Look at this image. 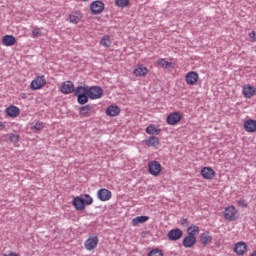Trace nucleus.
<instances>
[{
  "label": "nucleus",
  "instance_id": "nucleus-1",
  "mask_svg": "<svg viewBox=\"0 0 256 256\" xmlns=\"http://www.w3.org/2000/svg\"><path fill=\"white\" fill-rule=\"evenodd\" d=\"M87 96L92 100L101 99V97H103V88L100 86L88 87Z\"/></svg>",
  "mask_w": 256,
  "mask_h": 256
},
{
  "label": "nucleus",
  "instance_id": "nucleus-2",
  "mask_svg": "<svg viewBox=\"0 0 256 256\" xmlns=\"http://www.w3.org/2000/svg\"><path fill=\"white\" fill-rule=\"evenodd\" d=\"M161 163H159V161H150L148 163V172L150 173V175H153V177H158V175L161 173Z\"/></svg>",
  "mask_w": 256,
  "mask_h": 256
},
{
  "label": "nucleus",
  "instance_id": "nucleus-3",
  "mask_svg": "<svg viewBox=\"0 0 256 256\" xmlns=\"http://www.w3.org/2000/svg\"><path fill=\"white\" fill-rule=\"evenodd\" d=\"M224 219L227 221H236L237 219V208L235 206H229L224 210Z\"/></svg>",
  "mask_w": 256,
  "mask_h": 256
},
{
  "label": "nucleus",
  "instance_id": "nucleus-4",
  "mask_svg": "<svg viewBox=\"0 0 256 256\" xmlns=\"http://www.w3.org/2000/svg\"><path fill=\"white\" fill-rule=\"evenodd\" d=\"M84 245L87 251H93V249H97V245H99V237L97 236L89 237L85 241Z\"/></svg>",
  "mask_w": 256,
  "mask_h": 256
},
{
  "label": "nucleus",
  "instance_id": "nucleus-5",
  "mask_svg": "<svg viewBox=\"0 0 256 256\" xmlns=\"http://www.w3.org/2000/svg\"><path fill=\"white\" fill-rule=\"evenodd\" d=\"M90 9L94 15H99V13H103V9H105V4L102 1L96 0L91 3Z\"/></svg>",
  "mask_w": 256,
  "mask_h": 256
},
{
  "label": "nucleus",
  "instance_id": "nucleus-6",
  "mask_svg": "<svg viewBox=\"0 0 256 256\" xmlns=\"http://www.w3.org/2000/svg\"><path fill=\"white\" fill-rule=\"evenodd\" d=\"M169 241H179L183 237V231L179 228L170 230L167 234Z\"/></svg>",
  "mask_w": 256,
  "mask_h": 256
},
{
  "label": "nucleus",
  "instance_id": "nucleus-7",
  "mask_svg": "<svg viewBox=\"0 0 256 256\" xmlns=\"http://www.w3.org/2000/svg\"><path fill=\"white\" fill-rule=\"evenodd\" d=\"M72 205L76 211H85V198L81 196L75 197L72 201Z\"/></svg>",
  "mask_w": 256,
  "mask_h": 256
},
{
  "label": "nucleus",
  "instance_id": "nucleus-8",
  "mask_svg": "<svg viewBox=\"0 0 256 256\" xmlns=\"http://www.w3.org/2000/svg\"><path fill=\"white\" fill-rule=\"evenodd\" d=\"M46 83L45 76H38L31 82L30 87L31 89H41V87H45Z\"/></svg>",
  "mask_w": 256,
  "mask_h": 256
},
{
  "label": "nucleus",
  "instance_id": "nucleus-9",
  "mask_svg": "<svg viewBox=\"0 0 256 256\" xmlns=\"http://www.w3.org/2000/svg\"><path fill=\"white\" fill-rule=\"evenodd\" d=\"M97 197L100 201H109L112 197V193L108 189L102 188L98 190Z\"/></svg>",
  "mask_w": 256,
  "mask_h": 256
},
{
  "label": "nucleus",
  "instance_id": "nucleus-10",
  "mask_svg": "<svg viewBox=\"0 0 256 256\" xmlns=\"http://www.w3.org/2000/svg\"><path fill=\"white\" fill-rule=\"evenodd\" d=\"M197 81H199V74L197 72L191 71L186 74L187 85H195Z\"/></svg>",
  "mask_w": 256,
  "mask_h": 256
},
{
  "label": "nucleus",
  "instance_id": "nucleus-11",
  "mask_svg": "<svg viewBox=\"0 0 256 256\" xmlns=\"http://www.w3.org/2000/svg\"><path fill=\"white\" fill-rule=\"evenodd\" d=\"M244 129L247 133H256V120L248 119L244 122Z\"/></svg>",
  "mask_w": 256,
  "mask_h": 256
},
{
  "label": "nucleus",
  "instance_id": "nucleus-12",
  "mask_svg": "<svg viewBox=\"0 0 256 256\" xmlns=\"http://www.w3.org/2000/svg\"><path fill=\"white\" fill-rule=\"evenodd\" d=\"M61 91L64 95H69V93L75 91V85L71 81H65L61 86Z\"/></svg>",
  "mask_w": 256,
  "mask_h": 256
},
{
  "label": "nucleus",
  "instance_id": "nucleus-13",
  "mask_svg": "<svg viewBox=\"0 0 256 256\" xmlns=\"http://www.w3.org/2000/svg\"><path fill=\"white\" fill-rule=\"evenodd\" d=\"M201 175H202L203 179H207V180L211 181V179H213V177H215L216 173H215V170H213V168L204 167L201 170Z\"/></svg>",
  "mask_w": 256,
  "mask_h": 256
},
{
  "label": "nucleus",
  "instance_id": "nucleus-14",
  "mask_svg": "<svg viewBox=\"0 0 256 256\" xmlns=\"http://www.w3.org/2000/svg\"><path fill=\"white\" fill-rule=\"evenodd\" d=\"M195 243H197V237H193V236H189V235L184 237V239L182 241V245L186 249H191V247L195 246Z\"/></svg>",
  "mask_w": 256,
  "mask_h": 256
},
{
  "label": "nucleus",
  "instance_id": "nucleus-15",
  "mask_svg": "<svg viewBox=\"0 0 256 256\" xmlns=\"http://www.w3.org/2000/svg\"><path fill=\"white\" fill-rule=\"evenodd\" d=\"M166 121L168 125H177V123L181 121V114L179 112L171 113L170 115H168Z\"/></svg>",
  "mask_w": 256,
  "mask_h": 256
},
{
  "label": "nucleus",
  "instance_id": "nucleus-16",
  "mask_svg": "<svg viewBox=\"0 0 256 256\" xmlns=\"http://www.w3.org/2000/svg\"><path fill=\"white\" fill-rule=\"evenodd\" d=\"M93 113L95 112L93 111V107H91V105L82 106L79 109V114L81 117H91Z\"/></svg>",
  "mask_w": 256,
  "mask_h": 256
},
{
  "label": "nucleus",
  "instance_id": "nucleus-17",
  "mask_svg": "<svg viewBox=\"0 0 256 256\" xmlns=\"http://www.w3.org/2000/svg\"><path fill=\"white\" fill-rule=\"evenodd\" d=\"M234 252L237 255H245L247 253V244L245 242H238L235 245Z\"/></svg>",
  "mask_w": 256,
  "mask_h": 256
},
{
  "label": "nucleus",
  "instance_id": "nucleus-18",
  "mask_svg": "<svg viewBox=\"0 0 256 256\" xmlns=\"http://www.w3.org/2000/svg\"><path fill=\"white\" fill-rule=\"evenodd\" d=\"M147 73H149V70L143 65H139L133 70V75H135V77H145Z\"/></svg>",
  "mask_w": 256,
  "mask_h": 256
},
{
  "label": "nucleus",
  "instance_id": "nucleus-19",
  "mask_svg": "<svg viewBox=\"0 0 256 256\" xmlns=\"http://www.w3.org/2000/svg\"><path fill=\"white\" fill-rule=\"evenodd\" d=\"M242 93L246 99H251V97H253V95H255L256 90H255V87H253L251 85H247V86L243 87Z\"/></svg>",
  "mask_w": 256,
  "mask_h": 256
},
{
  "label": "nucleus",
  "instance_id": "nucleus-20",
  "mask_svg": "<svg viewBox=\"0 0 256 256\" xmlns=\"http://www.w3.org/2000/svg\"><path fill=\"white\" fill-rule=\"evenodd\" d=\"M2 43L6 47H12V45H15V43H17V39L13 35H5L2 39Z\"/></svg>",
  "mask_w": 256,
  "mask_h": 256
},
{
  "label": "nucleus",
  "instance_id": "nucleus-21",
  "mask_svg": "<svg viewBox=\"0 0 256 256\" xmlns=\"http://www.w3.org/2000/svg\"><path fill=\"white\" fill-rule=\"evenodd\" d=\"M119 113H121V109H119L118 106L112 105L106 109V115H108L109 117H117Z\"/></svg>",
  "mask_w": 256,
  "mask_h": 256
},
{
  "label": "nucleus",
  "instance_id": "nucleus-22",
  "mask_svg": "<svg viewBox=\"0 0 256 256\" xmlns=\"http://www.w3.org/2000/svg\"><path fill=\"white\" fill-rule=\"evenodd\" d=\"M213 241V236L209 235V232H204L200 235V243L202 245H209Z\"/></svg>",
  "mask_w": 256,
  "mask_h": 256
},
{
  "label": "nucleus",
  "instance_id": "nucleus-23",
  "mask_svg": "<svg viewBox=\"0 0 256 256\" xmlns=\"http://www.w3.org/2000/svg\"><path fill=\"white\" fill-rule=\"evenodd\" d=\"M147 221H149V216H138L132 220V225L133 227H137V225L147 223Z\"/></svg>",
  "mask_w": 256,
  "mask_h": 256
},
{
  "label": "nucleus",
  "instance_id": "nucleus-24",
  "mask_svg": "<svg viewBox=\"0 0 256 256\" xmlns=\"http://www.w3.org/2000/svg\"><path fill=\"white\" fill-rule=\"evenodd\" d=\"M6 114H7L8 117H18L19 108L17 106H9L6 109Z\"/></svg>",
  "mask_w": 256,
  "mask_h": 256
},
{
  "label": "nucleus",
  "instance_id": "nucleus-25",
  "mask_svg": "<svg viewBox=\"0 0 256 256\" xmlns=\"http://www.w3.org/2000/svg\"><path fill=\"white\" fill-rule=\"evenodd\" d=\"M67 21L77 25V23H79V21H81V13L73 12L72 14L69 15V18L67 19Z\"/></svg>",
  "mask_w": 256,
  "mask_h": 256
},
{
  "label": "nucleus",
  "instance_id": "nucleus-26",
  "mask_svg": "<svg viewBox=\"0 0 256 256\" xmlns=\"http://www.w3.org/2000/svg\"><path fill=\"white\" fill-rule=\"evenodd\" d=\"M187 233H188V236L190 237H197V235H199V226H195V225L189 226L187 228Z\"/></svg>",
  "mask_w": 256,
  "mask_h": 256
},
{
  "label": "nucleus",
  "instance_id": "nucleus-27",
  "mask_svg": "<svg viewBox=\"0 0 256 256\" xmlns=\"http://www.w3.org/2000/svg\"><path fill=\"white\" fill-rule=\"evenodd\" d=\"M157 63L162 69H170V67H173V63L167 61L165 58L159 59Z\"/></svg>",
  "mask_w": 256,
  "mask_h": 256
},
{
  "label": "nucleus",
  "instance_id": "nucleus-28",
  "mask_svg": "<svg viewBox=\"0 0 256 256\" xmlns=\"http://www.w3.org/2000/svg\"><path fill=\"white\" fill-rule=\"evenodd\" d=\"M146 133H148V135H159V133H161V129H157L155 125H149L146 128Z\"/></svg>",
  "mask_w": 256,
  "mask_h": 256
},
{
  "label": "nucleus",
  "instance_id": "nucleus-29",
  "mask_svg": "<svg viewBox=\"0 0 256 256\" xmlns=\"http://www.w3.org/2000/svg\"><path fill=\"white\" fill-rule=\"evenodd\" d=\"M77 101L79 105H85L86 103H89V96L87 93L79 94V96H77Z\"/></svg>",
  "mask_w": 256,
  "mask_h": 256
},
{
  "label": "nucleus",
  "instance_id": "nucleus-30",
  "mask_svg": "<svg viewBox=\"0 0 256 256\" xmlns=\"http://www.w3.org/2000/svg\"><path fill=\"white\" fill-rule=\"evenodd\" d=\"M146 145H148V147H157V145H159V138L151 136L148 140H146Z\"/></svg>",
  "mask_w": 256,
  "mask_h": 256
},
{
  "label": "nucleus",
  "instance_id": "nucleus-31",
  "mask_svg": "<svg viewBox=\"0 0 256 256\" xmlns=\"http://www.w3.org/2000/svg\"><path fill=\"white\" fill-rule=\"evenodd\" d=\"M100 45H102V47H105L106 49L109 48V46L111 45V38L107 35L103 36L100 41Z\"/></svg>",
  "mask_w": 256,
  "mask_h": 256
},
{
  "label": "nucleus",
  "instance_id": "nucleus-32",
  "mask_svg": "<svg viewBox=\"0 0 256 256\" xmlns=\"http://www.w3.org/2000/svg\"><path fill=\"white\" fill-rule=\"evenodd\" d=\"M87 90H88V87L78 86L74 90V95H76V97H78L79 95H83V94L87 93Z\"/></svg>",
  "mask_w": 256,
  "mask_h": 256
},
{
  "label": "nucleus",
  "instance_id": "nucleus-33",
  "mask_svg": "<svg viewBox=\"0 0 256 256\" xmlns=\"http://www.w3.org/2000/svg\"><path fill=\"white\" fill-rule=\"evenodd\" d=\"M116 7H127L129 0H115Z\"/></svg>",
  "mask_w": 256,
  "mask_h": 256
},
{
  "label": "nucleus",
  "instance_id": "nucleus-34",
  "mask_svg": "<svg viewBox=\"0 0 256 256\" xmlns=\"http://www.w3.org/2000/svg\"><path fill=\"white\" fill-rule=\"evenodd\" d=\"M84 205H93V197L89 194H84Z\"/></svg>",
  "mask_w": 256,
  "mask_h": 256
},
{
  "label": "nucleus",
  "instance_id": "nucleus-35",
  "mask_svg": "<svg viewBox=\"0 0 256 256\" xmlns=\"http://www.w3.org/2000/svg\"><path fill=\"white\" fill-rule=\"evenodd\" d=\"M148 256H163V251H161L159 248H156L150 251Z\"/></svg>",
  "mask_w": 256,
  "mask_h": 256
},
{
  "label": "nucleus",
  "instance_id": "nucleus-36",
  "mask_svg": "<svg viewBox=\"0 0 256 256\" xmlns=\"http://www.w3.org/2000/svg\"><path fill=\"white\" fill-rule=\"evenodd\" d=\"M10 143H19V134H9Z\"/></svg>",
  "mask_w": 256,
  "mask_h": 256
},
{
  "label": "nucleus",
  "instance_id": "nucleus-37",
  "mask_svg": "<svg viewBox=\"0 0 256 256\" xmlns=\"http://www.w3.org/2000/svg\"><path fill=\"white\" fill-rule=\"evenodd\" d=\"M32 37H33V39H35L37 37H41V28L35 27L32 30Z\"/></svg>",
  "mask_w": 256,
  "mask_h": 256
},
{
  "label": "nucleus",
  "instance_id": "nucleus-38",
  "mask_svg": "<svg viewBox=\"0 0 256 256\" xmlns=\"http://www.w3.org/2000/svg\"><path fill=\"white\" fill-rule=\"evenodd\" d=\"M43 127H44L43 122H36L35 125L33 126V129H35V131H41Z\"/></svg>",
  "mask_w": 256,
  "mask_h": 256
},
{
  "label": "nucleus",
  "instance_id": "nucleus-39",
  "mask_svg": "<svg viewBox=\"0 0 256 256\" xmlns=\"http://www.w3.org/2000/svg\"><path fill=\"white\" fill-rule=\"evenodd\" d=\"M180 224L182 225V227H189V220H187V218H182L180 220Z\"/></svg>",
  "mask_w": 256,
  "mask_h": 256
},
{
  "label": "nucleus",
  "instance_id": "nucleus-40",
  "mask_svg": "<svg viewBox=\"0 0 256 256\" xmlns=\"http://www.w3.org/2000/svg\"><path fill=\"white\" fill-rule=\"evenodd\" d=\"M249 38L251 39V41H256V33L255 31H252L249 33Z\"/></svg>",
  "mask_w": 256,
  "mask_h": 256
},
{
  "label": "nucleus",
  "instance_id": "nucleus-41",
  "mask_svg": "<svg viewBox=\"0 0 256 256\" xmlns=\"http://www.w3.org/2000/svg\"><path fill=\"white\" fill-rule=\"evenodd\" d=\"M238 205L240 207H247V202L245 200L241 199V200H238Z\"/></svg>",
  "mask_w": 256,
  "mask_h": 256
},
{
  "label": "nucleus",
  "instance_id": "nucleus-42",
  "mask_svg": "<svg viewBox=\"0 0 256 256\" xmlns=\"http://www.w3.org/2000/svg\"><path fill=\"white\" fill-rule=\"evenodd\" d=\"M4 256H19V254L15 252H8L7 254H4Z\"/></svg>",
  "mask_w": 256,
  "mask_h": 256
},
{
  "label": "nucleus",
  "instance_id": "nucleus-43",
  "mask_svg": "<svg viewBox=\"0 0 256 256\" xmlns=\"http://www.w3.org/2000/svg\"><path fill=\"white\" fill-rule=\"evenodd\" d=\"M0 129H5V124H3V122H0Z\"/></svg>",
  "mask_w": 256,
  "mask_h": 256
},
{
  "label": "nucleus",
  "instance_id": "nucleus-44",
  "mask_svg": "<svg viewBox=\"0 0 256 256\" xmlns=\"http://www.w3.org/2000/svg\"><path fill=\"white\" fill-rule=\"evenodd\" d=\"M251 256H256V250L251 254Z\"/></svg>",
  "mask_w": 256,
  "mask_h": 256
},
{
  "label": "nucleus",
  "instance_id": "nucleus-45",
  "mask_svg": "<svg viewBox=\"0 0 256 256\" xmlns=\"http://www.w3.org/2000/svg\"><path fill=\"white\" fill-rule=\"evenodd\" d=\"M84 1H88V0H84Z\"/></svg>",
  "mask_w": 256,
  "mask_h": 256
}]
</instances>
